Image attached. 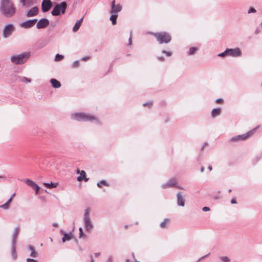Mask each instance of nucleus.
I'll return each instance as SVG.
<instances>
[{
    "label": "nucleus",
    "mask_w": 262,
    "mask_h": 262,
    "mask_svg": "<svg viewBox=\"0 0 262 262\" xmlns=\"http://www.w3.org/2000/svg\"><path fill=\"white\" fill-rule=\"evenodd\" d=\"M0 12L7 18L13 17L16 13V8L11 0H1Z\"/></svg>",
    "instance_id": "obj_1"
},
{
    "label": "nucleus",
    "mask_w": 262,
    "mask_h": 262,
    "mask_svg": "<svg viewBox=\"0 0 262 262\" xmlns=\"http://www.w3.org/2000/svg\"><path fill=\"white\" fill-rule=\"evenodd\" d=\"M30 55V52H24L20 54L11 56V61L16 64H23L27 61Z\"/></svg>",
    "instance_id": "obj_2"
},
{
    "label": "nucleus",
    "mask_w": 262,
    "mask_h": 262,
    "mask_svg": "<svg viewBox=\"0 0 262 262\" xmlns=\"http://www.w3.org/2000/svg\"><path fill=\"white\" fill-rule=\"evenodd\" d=\"M159 43H167L169 42L171 39V37L169 33L167 32H159L153 33Z\"/></svg>",
    "instance_id": "obj_3"
},
{
    "label": "nucleus",
    "mask_w": 262,
    "mask_h": 262,
    "mask_svg": "<svg viewBox=\"0 0 262 262\" xmlns=\"http://www.w3.org/2000/svg\"><path fill=\"white\" fill-rule=\"evenodd\" d=\"M72 117L77 121H92L93 120H97V119L94 116L83 113H75L72 115Z\"/></svg>",
    "instance_id": "obj_4"
},
{
    "label": "nucleus",
    "mask_w": 262,
    "mask_h": 262,
    "mask_svg": "<svg viewBox=\"0 0 262 262\" xmlns=\"http://www.w3.org/2000/svg\"><path fill=\"white\" fill-rule=\"evenodd\" d=\"M67 7V3L65 2H61L60 4L56 5L52 11L51 14L53 16H58L61 14H64Z\"/></svg>",
    "instance_id": "obj_5"
},
{
    "label": "nucleus",
    "mask_w": 262,
    "mask_h": 262,
    "mask_svg": "<svg viewBox=\"0 0 262 262\" xmlns=\"http://www.w3.org/2000/svg\"><path fill=\"white\" fill-rule=\"evenodd\" d=\"M84 228L87 231H90L93 228V225L90 218V209L86 208L84 214Z\"/></svg>",
    "instance_id": "obj_6"
},
{
    "label": "nucleus",
    "mask_w": 262,
    "mask_h": 262,
    "mask_svg": "<svg viewBox=\"0 0 262 262\" xmlns=\"http://www.w3.org/2000/svg\"><path fill=\"white\" fill-rule=\"evenodd\" d=\"M15 30V28L13 24H9L5 26L3 30V36L7 38L10 36Z\"/></svg>",
    "instance_id": "obj_7"
},
{
    "label": "nucleus",
    "mask_w": 262,
    "mask_h": 262,
    "mask_svg": "<svg viewBox=\"0 0 262 262\" xmlns=\"http://www.w3.org/2000/svg\"><path fill=\"white\" fill-rule=\"evenodd\" d=\"M254 130H255V129L251 130L247 132L246 134L241 135H237L235 137H232V138H231L230 140L231 141L245 140L248 139L250 136H251Z\"/></svg>",
    "instance_id": "obj_8"
},
{
    "label": "nucleus",
    "mask_w": 262,
    "mask_h": 262,
    "mask_svg": "<svg viewBox=\"0 0 262 262\" xmlns=\"http://www.w3.org/2000/svg\"><path fill=\"white\" fill-rule=\"evenodd\" d=\"M37 21V19L26 20L20 24V27L24 29H29L33 27Z\"/></svg>",
    "instance_id": "obj_9"
},
{
    "label": "nucleus",
    "mask_w": 262,
    "mask_h": 262,
    "mask_svg": "<svg viewBox=\"0 0 262 262\" xmlns=\"http://www.w3.org/2000/svg\"><path fill=\"white\" fill-rule=\"evenodd\" d=\"M36 28L38 29H44L46 28L50 24L49 20L46 18H41L37 21Z\"/></svg>",
    "instance_id": "obj_10"
},
{
    "label": "nucleus",
    "mask_w": 262,
    "mask_h": 262,
    "mask_svg": "<svg viewBox=\"0 0 262 262\" xmlns=\"http://www.w3.org/2000/svg\"><path fill=\"white\" fill-rule=\"evenodd\" d=\"M52 7L51 0H43L41 3V10L43 12H48Z\"/></svg>",
    "instance_id": "obj_11"
},
{
    "label": "nucleus",
    "mask_w": 262,
    "mask_h": 262,
    "mask_svg": "<svg viewBox=\"0 0 262 262\" xmlns=\"http://www.w3.org/2000/svg\"><path fill=\"white\" fill-rule=\"evenodd\" d=\"M122 9V6L120 4H118L115 5V1L114 0L112 2L111 10L110 13L112 14H117Z\"/></svg>",
    "instance_id": "obj_12"
},
{
    "label": "nucleus",
    "mask_w": 262,
    "mask_h": 262,
    "mask_svg": "<svg viewBox=\"0 0 262 262\" xmlns=\"http://www.w3.org/2000/svg\"><path fill=\"white\" fill-rule=\"evenodd\" d=\"M228 55L233 57H237L241 56L242 53L238 48L228 49Z\"/></svg>",
    "instance_id": "obj_13"
},
{
    "label": "nucleus",
    "mask_w": 262,
    "mask_h": 262,
    "mask_svg": "<svg viewBox=\"0 0 262 262\" xmlns=\"http://www.w3.org/2000/svg\"><path fill=\"white\" fill-rule=\"evenodd\" d=\"M38 13V8L35 6L27 11L26 16L28 17H31L36 16Z\"/></svg>",
    "instance_id": "obj_14"
},
{
    "label": "nucleus",
    "mask_w": 262,
    "mask_h": 262,
    "mask_svg": "<svg viewBox=\"0 0 262 262\" xmlns=\"http://www.w3.org/2000/svg\"><path fill=\"white\" fill-rule=\"evenodd\" d=\"M177 184V180L174 178L171 179L169 180L167 183L163 184L162 185V187L163 189H165L168 187H176Z\"/></svg>",
    "instance_id": "obj_15"
},
{
    "label": "nucleus",
    "mask_w": 262,
    "mask_h": 262,
    "mask_svg": "<svg viewBox=\"0 0 262 262\" xmlns=\"http://www.w3.org/2000/svg\"><path fill=\"white\" fill-rule=\"evenodd\" d=\"M177 204L179 206H181L182 207L184 206L185 205V199L184 197L181 194L180 192L177 193Z\"/></svg>",
    "instance_id": "obj_16"
},
{
    "label": "nucleus",
    "mask_w": 262,
    "mask_h": 262,
    "mask_svg": "<svg viewBox=\"0 0 262 262\" xmlns=\"http://www.w3.org/2000/svg\"><path fill=\"white\" fill-rule=\"evenodd\" d=\"M80 173V176L77 178L78 181L81 182L84 180L85 182H88L89 181V179L86 177V173L84 170H81Z\"/></svg>",
    "instance_id": "obj_17"
},
{
    "label": "nucleus",
    "mask_w": 262,
    "mask_h": 262,
    "mask_svg": "<svg viewBox=\"0 0 262 262\" xmlns=\"http://www.w3.org/2000/svg\"><path fill=\"white\" fill-rule=\"evenodd\" d=\"M61 232L64 234V236L62 238V242H65L66 241H70L73 237L71 233H65L62 230H61Z\"/></svg>",
    "instance_id": "obj_18"
},
{
    "label": "nucleus",
    "mask_w": 262,
    "mask_h": 262,
    "mask_svg": "<svg viewBox=\"0 0 262 262\" xmlns=\"http://www.w3.org/2000/svg\"><path fill=\"white\" fill-rule=\"evenodd\" d=\"M19 230V228L18 227H17L15 228L12 237V245L16 244V240L17 237Z\"/></svg>",
    "instance_id": "obj_19"
},
{
    "label": "nucleus",
    "mask_w": 262,
    "mask_h": 262,
    "mask_svg": "<svg viewBox=\"0 0 262 262\" xmlns=\"http://www.w3.org/2000/svg\"><path fill=\"white\" fill-rule=\"evenodd\" d=\"M82 20H83V17H82L79 20H78V21H76V23H75L74 26L73 28V32H77L78 30V29H79V28L80 27V26L81 25V23L82 22Z\"/></svg>",
    "instance_id": "obj_20"
},
{
    "label": "nucleus",
    "mask_w": 262,
    "mask_h": 262,
    "mask_svg": "<svg viewBox=\"0 0 262 262\" xmlns=\"http://www.w3.org/2000/svg\"><path fill=\"white\" fill-rule=\"evenodd\" d=\"M50 82L52 84V85L54 88H59L61 86V84L59 81L57 80L52 78L50 80Z\"/></svg>",
    "instance_id": "obj_21"
},
{
    "label": "nucleus",
    "mask_w": 262,
    "mask_h": 262,
    "mask_svg": "<svg viewBox=\"0 0 262 262\" xmlns=\"http://www.w3.org/2000/svg\"><path fill=\"white\" fill-rule=\"evenodd\" d=\"M221 113V108L217 107L213 108L211 111V116L213 118L220 115Z\"/></svg>",
    "instance_id": "obj_22"
},
{
    "label": "nucleus",
    "mask_w": 262,
    "mask_h": 262,
    "mask_svg": "<svg viewBox=\"0 0 262 262\" xmlns=\"http://www.w3.org/2000/svg\"><path fill=\"white\" fill-rule=\"evenodd\" d=\"M24 6L29 7L33 4V0H20Z\"/></svg>",
    "instance_id": "obj_23"
},
{
    "label": "nucleus",
    "mask_w": 262,
    "mask_h": 262,
    "mask_svg": "<svg viewBox=\"0 0 262 262\" xmlns=\"http://www.w3.org/2000/svg\"><path fill=\"white\" fill-rule=\"evenodd\" d=\"M43 185L45 186H46V187H47L48 188L51 189V188H56L58 185V183H53V182H51L50 183H43Z\"/></svg>",
    "instance_id": "obj_24"
},
{
    "label": "nucleus",
    "mask_w": 262,
    "mask_h": 262,
    "mask_svg": "<svg viewBox=\"0 0 262 262\" xmlns=\"http://www.w3.org/2000/svg\"><path fill=\"white\" fill-rule=\"evenodd\" d=\"M29 249L31 251L30 256L32 257H36L37 256V253L35 251L34 248L32 246H29Z\"/></svg>",
    "instance_id": "obj_25"
},
{
    "label": "nucleus",
    "mask_w": 262,
    "mask_h": 262,
    "mask_svg": "<svg viewBox=\"0 0 262 262\" xmlns=\"http://www.w3.org/2000/svg\"><path fill=\"white\" fill-rule=\"evenodd\" d=\"M118 17V14H113L110 18V20L112 21V23L113 25H115L116 24V20H117V18Z\"/></svg>",
    "instance_id": "obj_26"
},
{
    "label": "nucleus",
    "mask_w": 262,
    "mask_h": 262,
    "mask_svg": "<svg viewBox=\"0 0 262 262\" xmlns=\"http://www.w3.org/2000/svg\"><path fill=\"white\" fill-rule=\"evenodd\" d=\"M102 184H103L106 186H109V184L107 183V182L105 180H101V181L98 182L97 184V186L98 187L101 188L102 187Z\"/></svg>",
    "instance_id": "obj_27"
},
{
    "label": "nucleus",
    "mask_w": 262,
    "mask_h": 262,
    "mask_svg": "<svg viewBox=\"0 0 262 262\" xmlns=\"http://www.w3.org/2000/svg\"><path fill=\"white\" fill-rule=\"evenodd\" d=\"M26 182L28 185L31 186L32 188H34L35 186H36V184L34 182L29 179H27Z\"/></svg>",
    "instance_id": "obj_28"
},
{
    "label": "nucleus",
    "mask_w": 262,
    "mask_h": 262,
    "mask_svg": "<svg viewBox=\"0 0 262 262\" xmlns=\"http://www.w3.org/2000/svg\"><path fill=\"white\" fill-rule=\"evenodd\" d=\"M12 255L13 258L15 259L16 257V250H15V244L12 245Z\"/></svg>",
    "instance_id": "obj_29"
},
{
    "label": "nucleus",
    "mask_w": 262,
    "mask_h": 262,
    "mask_svg": "<svg viewBox=\"0 0 262 262\" xmlns=\"http://www.w3.org/2000/svg\"><path fill=\"white\" fill-rule=\"evenodd\" d=\"M169 220L168 219H165L161 224L160 227L162 228L166 227L167 224L168 223Z\"/></svg>",
    "instance_id": "obj_30"
},
{
    "label": "nucleus",
    "mask_w": 262,
    "mask_h": 262,
    "mask_svg": "<svg viewBox=\"0 0 262 262\" xmlns=\"http://www.w3.org/2000/svg\"><path fill=\"white\" fill-rule=\"evenodd\" d=\"M198 50L197 48L195 47H191L189 49L188 52V55H191L194 54L195 52Z\"/></svg>",
    "instance_id": "obj_31"
},
{
    "label": "nucleus",
    "mask_w": 262,
    "mask_h": 262,
    "mask_svg": "<svg viewBox=\"0 0 262 262\" xmlns=\"http://www.w3.org/2000/svg\"><path fill=\"white\" fill-rule=\"evenodd\" d=\"M63 55L57 54L55 57V60L56 61H60L63 59Z\"/></svg>",
    "instance_id": "obj_32"
},
{
    "label": "nucleus",
    "mask_w": 262,
    "mask_h": 262,
    "mask_svg": "<svg viewBox=\"0 0 262 262\" xmlns=\"http://www.w3.org/2000/svg\"><path fill=\"white\" fill-rule=\"evenodd\" d=\"M20 80L23 82H27V83H29L31 81L30 78H28L25 77H22L21 79H20Z\"/></svg>",
    "instance_id": "obj_33"
},
{
    "label": "nucleus",
    "mask_w": 262,
    "mask_h": 262,
    "mask_svg": "<svg viewBox=\"0 0 262 262\" xmlns=\"http://www.w3.org/2000/svg\"><path fill=\"white\" fill-rule=\"evenodd\" d=\"M228 49H227L224 52L221 53L218 55L220 57H224L225 56L228 55Z\"/></svg>",
    "instance_id": "obj_34"
},
{
    "label": "nucleus",
    "mask_w": 262,
    "mask_h": 262,
    "mask_svg": "<svg viewBox=\"0 0 262 262\" xmlns=\"http://www.w3.org/2000/svg\"><path fill=\"white\" fill-rule=\"evenodd\" d=\"M0 207L3 208L4 209H8L9 207V204H7V203H5L4 204L1 205Z\"/></svg>",
    "instance_id": "obj_35"
},
{
    "label": "nucleus",
    "mask_w": 262,
    "mask_h": 262,
    "mask_svg": "<svg viewBox=\"0 0 262 262\" xmlns=\"http://www.w3.org/2000/svg\"><path fill=\"white\" fill-rule=\"evenodd\" d=\"M80 63L78 60L75 61L73 63V68H76L78 67L79 66Z\"/></svg>",
    "instance_id": "obj_36"
},
{
    "label": "nucleus",
    "mask_w": 262,
    "mask_h": 262,
    "mask_svg": "<svg viewBox=\"0 0 262 262\" xmlns=\"http://www.w3.org/2000/svg\"><path fill=\"white\" fill-rule=\"evenodd\" d=\"M221 259L223 262H229V258L227 256L221 257Z\"/></svg>",
    "instance_id": "obj_37"
},
{
    "label": "nucleus",
    "mask_w": 262,
    "mask_h": 262,
    "mask_svg": "<svg viewBox=\"0 0 262 262\" xmlns=\"http://www.w3.org/2000/svg\"><path fill=\"white\" fill-rule=\"evenodd\" d=\"M162 53L163 54H165V55H166L167 56H168V57L170 56L171 55V54H172L171 52H168V51H165V50H163V51H162Z\"/></svg>",
    "instance_id": "obj_38"
},
{
    "label": "nucleus",
    "mask_w": 262,
    "mask_h": 262,
    "mask_svg": "<svg viewBox=\"0 0 262 262\" xmlns=\"http://www.w3.org/2000/svg\"><path fill=\"white\" fill-rule=\"evenodd\" d=\"M33 188L35 189V193L36 194H37L39 192L40 187L36 184Z\"/></svg>",
    "instance_id": "obj_39"
},
{
    "label": "nucleus",
    "mask_w": 262,
    "mask_h": 262,
    "mask_svg": "<svg viewBox=\"0 0 262 262\" xmlns=\"http://www.w3.org/2000/svg\"><path fill=\"white\" fill-rule=\"evenodd\" d=\"M255 12H256V10L252 7H250L248 11V13H255Z\"/></svg>",
    "instance_id": "obj_40"
},
{
    "label": "nucleus",
    "mask_w": 262,
    "mask_h": 262,
    "mask_svg": "<svg viewBox=\"0 0 262 262\" xmlns=\"http://www.w3.org/2000/svg\"><path fill=\"white\" fill-rule=\"evenodd\" d=\"M79 237H82L83 236V233L82 229L81 227H80L79 228Z\"/></svg>",
    "instance_id": "obj_41"
},
{
    "label": "nucleus",
    "mask_w": 262,
    "mask_h": 262,
    "mask_svg": "<svg viewBox=\"0 0 262 262\" xmlns=\"http://www.w3.org/2000/svg\"><path fill=\"white\" fill-rule=\"evenodd\" d=\"M26 261L27 262H38V261L37 260H35V259H32V258H28L27 259Z\"/></svg>",
    "instance_id": "obj_42"
},
{
    "label": "nucleus",
    "mask_w": 262,
    "mask_h": 262,
    "mask_svg": "<svg viewBox=\"0 0 262 262\" xmlns=\"http://www.w3.org/2000/svg\"><path fill=\"white\" fill-rule=\"evenodd\" d=\"M152 102H148V103H144L143 104V105L150 107L152 105Z\"/></svg>",
    "instance_id": "obj_43"
},
{
    "label": "nucleus",
    "mask_w": 262,
    "mask_h": 262,
    "mask_svg": "<svg viewBox=\"0 0 262 262\" xmlns=\"http://www.w3.org/2000/svg\"><path fill=\"white\" fill-rule=\"evenodd\" d=\"M202 210L203 211H209L210 210V208L208 207H204L203 208H202Z\"/></svg>",
    "instance_id": "obj_44"
},
{
    "label": "nucleus",
    "mask_w": 262,
    "mask_h": 262,
    "mask_svg": "<svg viewBox=\"0 0 262 262\" xmlns=\"http://www.w3.org/2000/svg\"><path fill=\"white\" fill-rule=\"evenodd\" d=\"M215 102L217 103H222L223 102V100L221 98H219L216 100Z\"/></svg>",
    "instance_id": "obj_45"
},
{
    "label": "nucleus",
    "mask_w": 262,
    "mask_h": 262,
    "mask_svg": "<svg viewBox=\"0 0 262 262\" xmlns=\"http://www.w3.org/2000/svg\"><path fill=\"white\" fill-rule=\"evenodd\" d=\"M106 262H113V257L110 256Z\"/></svg>",
    "instance_id": "obj_46"
},
{
    "label": "nucleus",
    "mask_w": 262,
    "mask_h": 262,
    "mask_svg": "<svg viewBox=\"0 0 262 262\" xmlns=\"http://www.w3.org/2000/svg\"><path fill=\"white\" fill-rule=\"evenodd\" d=\"M89 59H90V57L87 56V57H83V58H82V60H84V61H85V60H88Z\"/></svg>",
    "instance_id": "obj_47"
},
{
    "label": "nucleus",
    "mask_w": 262,
    "mask_h": 262,
    "mask_svg": "<svg viewBox=\"0 0 262 262\" xmlns=\"http://www.w3.org/2000/svg\"><path fill=\"white\" fill-rule=\"evenodd\" d=\"M231 203L232 204H235V203H236V201L235 199H232L231 200Z\"/></svg>",
    "instance_id": "obj_48"
},
{
    "label": "nucleus",
    "mask_w": 262,
    "mask_h": 262,
    "mask_svg": "<svg viewBox=\"0 0 262 262\" xmlns=\"http://www.w3.org/2000/svg\"><path fill=\"white\" fill-rule=\"evenodd\" d=\"M208 255H209V254L207 255H206L204 256L201 257V258H199V260H201L204 259L205 257H206Z\"/></svg>",
    "instance_id": "obj_49"
},
{
    "label": "nucleus",
    "mask_w": 262,
    "mask_h": 262,
    "mask_svg": "<svg viewBox=\"0 0 262 262\" xmlns=\"http://www.w3.org/2000/svg\"><path fill=\"white\" fill-rule=\"evenodd\" d=\"M158 59L160 61H163L164 58L163 57H158Z\"/></svg>",
    "instance_id": "obj_50"
},
{
    "label": "nucleus",
    "mask_w": 262,
    "mask_h": 262,
    "mask_svg": "<svg viewBox=\"0 0 262 262\" xmlns=\"http://www.w3.org/2000/svg\"><path fill=\"white\" fill-rule=\"evenodd\" d=\"M52 225H53V226H54L55 227H57L58 226V224L56 223H53Z\"/></svg>",
    "instance_id": "obj_51"
},
{
    "label": "nucleus",
    "mask_w": 262,
    "mask_h": 262,
    "mask_svg": "<svg viewBox=\"0 0 262 262\" xmlns=\"http://www.w3.org/2000/svg\"><path fill=\"white\" fill-rule=\"evenodd\" d=\"M12 201V197H11L8 201L7 202H6L7 204H10V203Z\"/></svg>",
    "instance_id": "obj_52"
},
{
    "label": "nucleus",
    "mask_w": 262,
    "mask_h": 262,
    "mask_svg": "<svg viewBox=\"0 0 262 262\" xmlns=\"http://www.w3.org/2000/svg\"><path fill=\"white\" fill-rule=\"evenodd\" d=\"M200 170L201 172H203L204 171V167L203 166L201 167Z\"/></svg>",
    "instance_id": "obj_53"
},
{
    "label": "nucleus",
    "mask_w": 262,
    "mask_h": 262,
    "mask_svg": "<svg viewBox=\"0 0 262 262\" xmlns=\"http://www.w3.org/2000/svg\"><path fill=\"white\" fill-rule=\"evenodd\" d=\"M208 168L209 170V171H211L212 169V166L211 165H209Z\"/></svg>",
    "instance_id": "obj_54"
},
{
    "label": "nucleus",
    "mask_w": 262,
    "mask_h": 262,
    "mask_svg": "<svg viewBox=\"0 0 262 262\" xmlns=\"http://www.w3.org/2000/svg\"><path fill=\"white\" fill-rule=\"evenodd\" d=\"M100 255V253H99V252H98V253H96L95 254V256H96V257H98V256H99Z\"/></svg>",
    "instance_id": "obj_55"
},
{
    "label": "nucleus",
    "mask_w": 262,
    "mask_h": 262,
    "mask_svg": "<svg viewBox=\"0 0 262 262\" xmlns=\"http://www.w3.org/2000/svg\"><path fill=\"white\" fill-rule=\"evenodd\" d=\"M91 262H95V260L93 259V256L92 255L91 256Z\"/></svg>",
    "instance_id": "obj_56"
},
{
    "label": "nucleus",
    "mask_w": 262,
    "mask_h": 262,
    "mask_svg": "<svg viewBox=\"0 0 262 262\" xmlns=\"http://www.w3.org/2000/svg\"><path fill=\"white\" fill-rule=\"evenodd\" d=\"M131 44H132V39H131V38L130 37L129 39V45H131Z\"/></svg>",
    "instance_id": "obj_57"
},
{
    "label": "nucleus",
    "mask_w": 262,
    "mask_h": 262,
    "mask_svg": "<svg viewBox=\"0 0 262 262\" xmlns=\"http://www.w3.org/2000/svg\"><path fill=\"white\" fill-rule=\"evenodd\" d=\"M176 187H177V188H178L179 189H183V188H182V187H181L177 186H176Z\"/></svg>",
    "instance_id": "obj_58"
},
{
    "label": "nucleus",
    "mask_w": 262,
    "mask_h": 262,
    "mask_svg": "<svg viewBox=\"0 0 262 262\" xmlns=\"http://www.w3.org/2000/svg\"><path fill=\"white\" fill-rule=\"evenodd\" d=\"M77 173H80V171H79V170L78 169H77Z\"/></svg>",
    "instance_id": "obj_59"
},
{
    "label": "nucleus",
    "mask_w": 262,
    "mask_h": 262,
    "mask_svg": "<svg viewBox=\"0 0 262 262\" xmlns=\"http://www.w3.org/2000/svg\"><path fill=\"white\" fill-rule=\"evenodd\" d=\"M204 148V146H203L202 147V148H201V150H203Z\"/></svg>",
    "instance_id": "obj_60"
},
{
    "label": "nucleus",
    "mask_w": 262,
    "mask_h": 262,
    "mask_svg": "<svg viewBox=\"0 0 262 262\" xmlns=\"http://www.w3.org/2000/svg\"><path fill=\"white\" fill-rule=\"evenodd\" d=\"M255 33H256V34L258 33V30H256L255 31Z\"/></svg>",
    "instance_id": "obj_61"
},
{
    "label": "nucleus",
    "mask_w": 262,
    "mask_h": 262,
    "mask_svg": "<svg viewBox=\"0 0 262 262\" xmlns=\"http://www.w3.org/2000/svg\"><path fill=\"white\" fill-rule=\"evenodd\" d=\"M14 195H15V193H13V194H12V195L11 196L12 198L13 197H14Z\"/></svg>",
    "instance_id": "obj_62"
},
{
    "label": "nucleus",
    "mask_w": 262,
    "mask_h": 262,
    "mask_svg": "<svg viewBox=\"0 0 262 262\" xmlns=\"http://www.w3.org/2000/svg\"><path fill=\"white\" fill-rule=\"evenodd\" d=\"M126 262H129V259H126Z\"/></svg>",
    "instance_id": "obj_63"
},
{
    "label": "nucleus",
    "mask_w": 262,
    "mask_h": 262,
    "mask_svg": "<svg viewBox=\"0 0 262 262\" xmlns=\"http://www.w3.org/2000/svg\"><path fill=\"white\" fill-rule=\"evenodd\" d=\"M206 145H207V143H205L203 146H206Z\"/></svg>",
    "instance_id": "obj_64"
}]
</instances>
